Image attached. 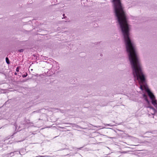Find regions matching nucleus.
Instances as JSON below:
<instances>
[{"mask_svg":"<svg viewBox=\"0 0 157 157\" xmlns=\"http://www.w3.org/2000/svg\"><path fill=\"white\" fill-rule=\"evenodd\" d=\"M132 69L135 80H137L140 85V88L143 90L144 89L147 92L151 100L152 104L157 109V100L153 94L147 88L145 82V75L143 71L139 57H128Z\"/></svg>","mask_w":157,"mask_h":157,"instance_id":"f257e3e1","label":"nucleus"},{"mask_svg":"<svg viewBox=\"0 0 157 157\" xmlns=\"http://www.w3.org/2000/svg\"><path fill=\"white\" fill-rule=\"evenodd\" d=\"M143 97L145 99L147 103V105H145V106L147 108H149L151 109H152L154 111V112H155L156 111L155 109L154 108H153V107H152L150 105V103L147 98V96L146 95L144 94L143 95Z\"/></svg>","mask_w":157,"mask_h":157,"instance_id":"f03ea898","label":"nucleus"},{"mask_svg":"<svg viewBox=\"0 0 157 157\" xmlns=\"http://www.w3.org/2000/svg\"><path fill=\"white\" fill-rule=\"evenodd\" d=\"M129 152V151H120V152L121 153H128Z\"/></svg>","mask_w":157,"mask_h":157,"instance_id":"7ed1b4c3","label":"nucleus"},{"mask_svg":"<svg viewBox=\"0 0 157 157\" xmlns=\"http://www.w3.org/2000/svg\"><path fill=\"white\" fill-rule=\"evenodd\" d=\"M22 151H25V150L24 149H21L20 150V151H19V153L21 155H22V154H23V153L22 152Z\"/></svg>","mask_w":157,"mask_h":157,"instance_id":"20e7f679","label":"nucleus"},{"mask_svg":"<svg viewBox=\"0 0 157 157\" xmlns=\"http://www.w3.org/2000/svg\"><path fill=\"white\" fill-rule=\"evenodd\" d=\"M6 62L7 63V64H9L10 62H9V60L8 58L7 57L6 58Z\"/></svg>","mask_w":157,"mask_h":157,"instance_id":"39448f33","label":"nucleus"},{"mask_svg":"<svg viewBox=\"0 0 157 157\" xmlns=\"http://www.w3.org/2000/svg\"><path fill=\"white\" fill-rule=\"evenodd\" d=\"M18 51L20 52H23L24 50L22 49L19 50Z\"/></svg>","mask_w":157,"mask_h":157,"instance_id":"423d86ee","label":"nucleus"},{"mask_svg":"<svg viewBox=\"0 0 157 157\" xmlns=\"http://www.w3.org/2000/svg\"><path fill=\"white\" fill-rule=\"evenodd\" d=\"M27 74L26 75H22V76L24 78V77H26L27 76Z\"/></svg>","mask_w":157,"mask_h":157,"instance_id":"0eeeda50","label":"nucleus"},{"mask_svg":"<svg viewBox=\"0 0 157 157\" xmlns=\"http://www.w3.org/2000/svg\"><path fill=\"white\" fill-rule=\"evenodd\" d=\"M19 68L18 67H17L16 68V71H17V72H18L19 71Z\"/></svg>","mask_w":157,"mask_h":157,"instance_id":"6e6552de","label":"nucleus"},{"mask_svg":"<svg viewBox=\"0 0 157 157\" xmlns=\"http://www.w3.org/2000/svg\"><path fill=\"white\" fill-rule=\"evenodd\" d=\"M44 156H39L38 157H44Z\"/></svg>","mask_w":157,"mask_h":157,"instance_id":"1a4fd4ad","label":"nucleus"},{"mask_svg":"<svg viewBox=\"0 0 157 157\" xmlns=\"http://www.w3.org/2000/svg\"><path fill=\"white\" fill-rule=\"evenodd\" d=\"M65 15L64 14H63V16H64Z\"/></svg>","mask_w":157,"mask_h":157,"instance_id":"9d476101","label":"nucleus"},{"mask_svg":"<svg viewBox=\"0 0 157 157\" xmlns=\"http://www.w3.org/2000/svg\"><path fill=\"white\" fill-rule=\"evenodd\" d=\"M100 126H98V127H100Z\"/></svg>","mask_w":157,"mask_h":157,"instance_id":"9b49d317","label":"nucleus"},{"mask_svg":"<svg viewBox=\"0 0 157 157\" xmlns=\"http://www.w3.org/2000/svg\"><path fill=\"white\" fill-rule=\"evenodd\" d=\"M64 18V17H63V18ZM63 17H62V19H63Z\"/></svg>","mask_w":157,"mask_h":157,"instance_id":"f8f14e48","label":"nucleus"}]
</instances>
